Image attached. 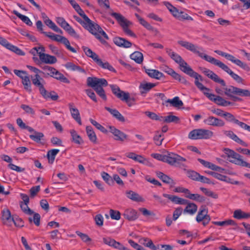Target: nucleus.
I'll return each mask as SVG.
<instances>
[{"mask_svg": "<svg viewBox=\"0 0 250 250\" xmlns=\"http://www.w3.org/2000/svg\"><path fill=\"white\" fill-rule=\"evenodd\" d=\"M212 223L219 226H232L236 227L237 224L236 222L231 219H229L223 221H213Z\"/></svg>", "mask_w": 250, "mask_h": 250, "instance_id": "nucleus-42", "label": "nucleus"}, {"mask_svg": "<svg viewBox=\"0 0 250 250\" xmlns=\"http://www.w3.org/2000/svg\"><path fill=\"white\" fill-rule=\"evenodd\" d=\"M39 59L42 63L52 64L57 62V59L56 57L45 53H39Z\"/></svg>", "mask_w": 250, "mask_h": 250, "instance_id": "nucleus-20", "label": "nucleus"}, {"mask_svg": "<svg viewBox=\"0 0 250 250\" xmlns=\"http://www.w3.org/2000/svg\"><path fill=\"white\" fill-rule=\"evenodd\" d=\"M59 151L60 150L58 149H53L47 152V157L49 163L52 164L54 162L56 156Z\"/></svg>", "mask_w": 250, "mask_h": 250, "instance_id": "nucleus-46", "label": "nucleus"}, {"mask_svg": "<svg viewBox=\"0 0 250 250\" xmlns=\"http://www.w3.org/2000/svg\"><path fill=\"white\" fill-rule=\"evenodd\" d=\"M1 219L3 224L7 226H11L13 224L14 218L11 216L8 209H4L2 211Z\"/></svg>", "mask_w": 250, "mask_h": 250, "instance_id": "nucleus-21", "label": "nucleus"}, {"mask_svg": "<svg viewBox=\"0 0 250 250\" xmlns=\"http://www.w3.org/2000/svg\"><path fill=\"white\" fill-rule=\"evenodd\" d=\"M108 128L109 132L114 135V139L116 141L123 142L127 140L128 136L122 131L116 128L115 126H109Z\"/></svg>", "mask_w": 250, "mask_h": 250, "instance_id": "nucleus-14", "label": "nucleus"}, {"mask_svg": "<svg viewBox=\"0 0 250 250\" xmlns=\"http://www.w3.org/2000/svg\"><path fill=\"white\" fill-rule=\"evenodd\" d=\"M203 72L214 82L221 84L222 86H226V83L224 80L221 79L212 71L208 68H204L203 70Z\"/></svg>", "mask_w": 250, "mask_h": 250, "instance_id": "nucleus-17", "label": "nucleus"}, {"mask_svg": "<svg viewBox=\"0 0 250 250\" xmlns=\"http://www.w3.org/2000/svg\"><path fill=\"white\" fill-rule=\"evenodd\" d=\"M186 197L192 200L197 201L200 202H203L205 200L204 197L198 194L191 193L189 195H187Z\"/></svg>", "mask_w": 250, "mask_h": 250, "instance_id": "nucleus-57", "label": "nucleus"}, {"mask_svg": "<svg viewBox=\"0 0 250 250\" xmlns=\"http://www.w3.org/2000/svg\"><path fill=\"white\" fill-rule=\"evenodd\" d=\"M44 22L48 27L53 31L60 34H62V31L49 18H46L45 20L44 21Z\"/></svg>", "mask_w": 250, "mask_h": 250, "instance_id": "nucleus-40", "label": "nucleus"}, {"mask_svg": "<svg viewBox=\"0 0 250 250\" xmlns=\"http://www.w3.org/2000/svg\"><path fill=\"white\" fill-rule=\"evenodd\" d=\"M33 218L31 217L29 218V221L30 223H32V222H34V223L35 224L36 226H39L40 225V219H41V216L38 213H33Z\"/></svg>", "mask_w": 250, "mask_h": 250, "instance_id": "nucleus-60", "label": "nucleus"}, {"mask_svg": "<svg viewBox=\"0 0 250 250\" xmlns=\"http://www.w3.org/2000/svg\"><path fill=\"white\" fill-rule=\"evenodd\" d=\"M166 123H177L179 121V118L176 116L174 115H168L167 116L163 117V119H162V121Z\"/></svg>", "mask_w": 250, "mask_h": 250, "instance_id": "nucleus-54", "label": "nucleus"}, {"mask_svg": "<svg viewBox=\"0 0 250 250\" xmlns=\"http://www.w3.org/2000/svg\"><path fill=\"white\" fill-rule=\"evenodd\" d=\"M223 132L225 135L235 141L236 143H237L244 146H248V144L240 139L232 131L224 130Z\"/></svg>", "mask_w": 250, "mask_h": 250, "instance_id": "nucleus-23", "label": "nucleus"}, {"mask_svg": "<svg viewBox=\"0 0 250 250\" xmlns=\"http://www.w3.org/2000/svg\"><path fill=\"white\" fill-rule=\"evenodd\" d=\"M28 203H23V202H21L20 204V206L21 210L24 213L31 215L33 214L34 211L28 207Z\"/></svg>", "mask_w": 250, "mask_h": 250, "instance_id": "nucleus-59", "label": "nucleus"}, {"mask_svg": "<svg viewBox=\"0 0 250 250\" xmlns=\"http://www.w3.org/2000/svg\"><path fill=\"white\" fill-rule=\"evenodd\" d=\"M135 15L139 21L140 23L146 29L156 34L159 32L158 30L156 28L152 26L148 22H147L143 18L141 17L138 14L136 13Z\"/></svg>", "mask_w": 250, "mask_h": 250, "instance_id": "nucleus-26", "label": "nucleus"}, {"mask_svg": "<svg viewBox=\"0 0 250 250\" xmlns=\"http://www.w3.org/2000/svg\"><path fill=\"white\" fill-rule=\"evenodd\" d=\"M197 208L198 207L196 204L188 203L187 204V206L184 210V212L188 213L190 215H193L196 212Z\"/></svg>", "mask_w": 250, "mask_h": 250, "instance_id": "nucleus-43", "label": "nucleus"}, {"mask_svg": "<svg viewBox=\"0 0 250 250\" xmlns=\"http://www.w3.org/2000/svg\"><path fill=\"white\" fill-rule=\"evenodd\" d=\"M163 140L164 138H162V135L160 134L158 131L157 132L153 137V140L156 145L161 146Z\"/></svg>", "mask_w": 250, "mask_h": 250, "instance_id": "nucleus-61", "label": "nucleus"}, {"mask_svg": "<svg viewBox=\"0 0 250 250\" xmlns=\"http://www.w3.org/2000/svg\"><path fill=\"white\" fill-rule=\"evenodd\" d=\"M54 78L60 80L61 82H62L65 83H69V81L68 79L65 77L63 74L60 73L59 71H58L56 69L54 73L53 76H52Z\"/></svg>", "mask_w": 250, "mask_h": 250, "instance_id": "nucleus-49", "label": "nucleus"}, {"mask_svg": "<svg viewBox=\"0 0 250 250\" xmlns=\"http://www.w3.org/2000/svg\"><path fill=\"white\" fill-rule=\"evenodd\" d=\"M166 52L171 59L179 64L180 69L185 73L187 74L189 71V69H192L179 54L171 49H167Z\"/></svg>", "mask_w": 250, "mask_h": 250, "instance_id": "nucleus-8", "label": "nucleus"}, {"mask_svg": "<svg viewBox=\"0 0 250 250\" xmlns=\"http://www.w3.org/2000/svg\"><path fill=\"white\" fill-rule=\"evenodd\" d=\"M86 132L89 140L91 142L96 144L97 138L92 127L91 126H87L86 127Z\"/></svg>", "mask_w": 250, "mask_h": 250, "instance_id": "nucleus-38", "label": "nucleus"}, {"mask_svg": "<svg viewBox=\"0 0 250 250\" xmlns=\"http://www.w3.org/2000/svg\"><path fill=\"white\" fill-rule=\"evenodd\" d=\"M185 170L187 171V175L188 178L194 181H198V178L200 177V174L199 173L192 170H186L185 169Z\"/></svg>", "mask_w": 250, "mask_h": 250, "instance_id": "nucleus-53", "label": "nucleus"}, {"mask_svg": "<svg viewBox=\"0 0 250 250\" xmlns=\"http://www.w3.org/2000/svg\"><path fill=\"white\" fill-rule=\"evenodd\" d=\"M213 175H214V177L217 179H218L222 181L226 182L227 183H232L231 182V179L227 176L222 175L218 173H216L215 174H214Z\"/></svg>", "mask_w": 250, "mask_h": 250, "instance_id": "nucleus-58", "label": "nucleus"}, {"mask_svg": "<svg viewBox=\"0 0 250 250\" xmlns=\"http://www.w3.org/2000/svg\"><path fill=\"white\" fill-rule=\"evenodd\" d=\"M22 83L24 88L29 93H31L32 91L31 84L30 78L28 75L22 80Z\"/></svg>", "mask_w": 250, "mask_h": 250, "instance_id": "nucleus-51", "label": "nucleus"}, {"mask_svg": "<svg viewBox=\"0 0 250 250\" xmlns=\"http://www.w3.org/2000/svg\"><path fill=\"white\" fill-rule=\"evenodd\" d=\"M123 216L125 218L129 221H134L138 218L137 211L132 208L125 209Z\"/></svg>", "mask_w": 250, "mask_h": 250, "instance_id": "nucleus-30", "label": "nucleus"}, {"mask_svg": "<svg viewBox=\"0 0 250 250\" xmlns=\"http://www.w3.org/2000/svg\"><path fill=\"white\" fill-rule=\"evenodd\" d=\"M204 123L208 125L222 127L225 125V122L221 119L213 116H209L204 120Z\"/></svg>", "mask_w": 250, "mask_h": 250, "instance_id": "nucleus-19", "label": "nucleus"}, {"mask_svg": "<svg viewBox=\"0 0 250 250\" xmlns=\"http://www.w3.org/2000/svg\"><path fill=\"white\" fill-rule=\"evenodd\" d=\"M31 79L32 80V82L33 84L38 87L39 88V91L40 93H44L45 91V89L43 85L41 83V80L39 79H37L35 78H34L33 76H31Z\"/></svg>", "mask_w": 250, "mask_h": 250, "instance_id": "nucleus-47", "label": "nucleus"}, {"mask_svg": "<svg viewBox=\"0 0 250 250\" xmlns=\"http://www.w3.org/2000/svg\"><path fill=\"white\" fill-rule=\"evenodd\" d=\"M186 161V158L173 152H167V154H166L165 163L172 166L182 168L185 167L183 162Z\"/></svg>", "mask_w": 250, "mask_h": 250, "instance_id": "nucleus-7", "label": "nucleus"}, {"mask_svg": "<svg viewBox=\"0 0 250 250\" xmlns=\"http://www.w3.org/2000/svg\"><path fill=\"white\" fill-rule=\"evenodd\" d=\"M82 49L84 52L85 55L93 59V60L100 67L104 69H107L108 70L116 72V70L108 62H103L102 60L99 58V56L95 52H93L91 49L86 46H83Z\"/></svg>", "mask_w": 250, "mask_h": 250, "instance_id": "nucleus-4", "label": "nucleus"}, {"mask_svg": "<svg viewBox=\"0 0 250 250\" xmlns=\"http://www.w3.org/2000/svg\"><path fill=\"white\" fill-rule=\"evenodd\" d=\"M111 16L117 20L119 23L122 27L123 29L128 26V24L127 20L120 14L113 13H112Z\"/></svg>", "mask_w": 250, "mask_h": 250, "instance_id": "nucleus-34", "label": "nucleus"}, {"mask_svg": "<svg viewBox=\"0 0 250 250\" xmlns=\"http://www.w3.org/2000/svg\"><path fill=\"white\" fill-rule=\"evenodd\" d=\"M145 114L147 116H148L150 119L152 120L162 121V119H163V117H159L156 113L154 112L146 111Z\"/></svg>", "mask_w": 250, "mask_h": 250, "instance_id": "nucleus-64", "label": "nucleus"}, {"mask_svg": "<svg viewBox=\"0 0 250 250\" xmlns=\"http://www.w3.org/2000/svg\"><path fill=\"white\" fill-rule=\"evenodd\" d=\"M245 212L243 211L241 209H236L233 212V217L237 219H244Z\"/></svg>", "mask_w": 250, "mask_h": 250, "instance_id": "nucleus-62", "label": "nucleus"}, {"mask_svg": "<svg viewBox=\"0 0 250 250\" xmlns=\"http://www.w3.org/2000/svg\"><path fill=\"white\" fill-rule=\"evenodd\" d=\"M213 132L206 129H196L188 134V138L192 140L208 139L213 136Z\"/></svg>", "mask_w": 250, "mask_h": 250, "instance_id": "nucleus-9", "label": "nucleus"}, {"mask_svg": "<svg viewBox=\"0 0 250 250\" xmlns=\"http://www.w3.org/2000/svg\"><path fill=\"white\" fill-rule=\"evenodd\" d=\"M42 69L43 72L42 71L41 73H42L45 77H47L48 76L52 77V76H53L54 73L56 70V68L48 65L43 66L42 67Z\"/></svg>", "mask_w": 250, "mask_h": 250, "instance_id": "nucleus-45", "label": "nucleus"}, {"mask_svg": "<svg viewBox=\"0 0 250 250\" xmlns=\"http://www.w3.org/2000/svg\"><path fill=\"white\" fill-rule=\"evenodd\" d=\"M146 73L149 77L157 80H159L163 77L162 73L155 69H147L146 70Z\"/></svg>", "mask_w": 250, "mask_h": 250, "instance_id": "nucleus-41", "label": "nucleus"}, {"mask_svg": "<svg viewBox=\"0 0 250 250\" xmlns=\"http://www.w3.org/2000/svg\"><path fill=\"white\" fill-rule=\"evenodd\" d=\"M236 95L242 97H250V90L243 89L236 87Z\"/></svg>", "mask_w": 250, "mask_h": 250, "instance_id": "nucleus-55", "label": "nucleus"}, {"mask_svg": "<svg viewBox=\"0 0 250 250\" xmlns=\"http://www.w3.org/2000/svg\"><path fill=\"white\" fill-rule=\"evenodd\" d=\"M69 110L72 117L80 125H82V121L79 110L74 107L73 103L68 104Z\"/></svg>", "mask_w": 250, "mask_h": 250, "instance_id": "nucleus-24", "label": "nucleus"}, {"mask_svg": "<svg viewBox=\"0 0 250 250\" xmlns=\"http://www.w3.org/2000/svg\"><path fill=\"white\" fill-rule=\"evenodd\" d=\"M189 71L186 74L189 75L191 77L195 78V84L196 85V86L201 91L206 90L209 91L210 90L209 88L206 87L203 85V84L202 83L199 82V80L202 81V76L198 74L197 72L193 71L192 69H191V70L189 69Z\"/></svg>", "mask_w": 250, "mask_h": 250, "instance_id": "nucleus-15", "label": "nucleus"}, {"mask_svg": "<svg viewBox=\"0 0 250 250\" xmlns=\"http://www.w3.org/2000/svg\"><path fill=\"white\" fill-rule=\"evenodd\" d=\"M125 156L130 159L134 160L141 164H145L147 162L146 159L142 155H137L133 152H128L125 154Z\"/></svg>", "mask_w": 250, "mask_h": 250, "instance_id": "nucleus-31", "label": "nucleus"}, {"mask_svg": "<svg viewBox=\"0 0 250 250\" xmlns=\"http://www.w3.org/2000/svg\"><path fill=\"white\" fill-rule=\"evenodd\" d=\"M110 87L113 94L122 101L125 102L128 106H131L135 104V99L130 98L128 92L121 90L117 85L111 84Z\"/></svg>", "mask_w": 250, "mask_h": 250, "instance_id": "nucleus-5", "label": "nucleus"}, {"mask_svg": "<svg viewBox=\"0 0 250 250\" xmlns=\"http://www.w3.org/2000/svg\"><path fill=\"white\" fill-rule=\"evenodd\" d=\"M139 243L145 246L146 247H148L151 249L152 250H157L159 249V246H155L153 243L152 241L148 238H141L139 240Z\"/></svg>", "mask_w": 250, "mask_h": 250, "instance_id": "nucleus-29", "label": "nucleus"}, {"mask_svg": "<svg viewBox=\"0 0 250 250\" xmlns=\"http://www.w3.org/2000/svg\"><path fill=\"white\" fill-rule=\"evenodd\" d=\"M163 196L168 199L173 203L178 205H186L188 203L187 200L178 197L175 195H171L168 194L164 193L163 194Z\"/></svg>", "mask_w": 250, "mask_h": 250, "instance_id": "nucleus-27", "label": "nucleus"}, {"mask_svg": "<svg viewBox=\"0 0 250 250\" xmlns=\"http://www.w3.org/2000/svg\"><path fill=\"white\" fill-rule=\"evenodd\" d=\"M40 93L42 96V97L46 99H51L53 101H56L59 98L58 95L54 91H52L51 92H48L45 90V91L44 93Z\"/></svg>", "mask_w": 250, "mask_h": 250, "instance_id": "nucleus-50", "label": "nucleus"}, {"mask_svg": "<svg viewBox=\"0 0 250 250\" xmlns=\"http://www.w3.org/2000/svg\"><path fill=\"white\" fill-rule=\"evenodd\" d=\"M156 175L160 178L164 183L167 184H173L174 183L173 180L168 176L166 175L164 173L157 171L156 172Z\"/></svg>", "mask_w": 250, "mask_h": 250, "instance_id": "nucleus-37", "label": "nucleus"}, {"mask_svg": "<svg viewBox=\"0 0 250 250\" xmlns=\"http://www.w3.org/2000/svg\"><path fill=\"white\" fill-rule=\"evenodd\" d=\"M208 98L210 100L214 102L215 104L218 105L227 106L231 104V103L229 101H227L224 99L223 98L219 96H216L214 94L213 95H208Z\"/></svg>", "mask_w": 250, "mask_h": 250, "instance_id": "nucleus-22", "label": "nucleus"}, {"mask_svg": "<svg viewBox=\"0 0 250 250\" xmlns=\"http://www.w3.org/2000/svg\"><path fill=\"white\" fill-rule=\"evenodd\" d=\"M214 52L217 54L225 57L227 60L231 61L232 62L234 63L237 66H239L240 67L242 68L245 70L247 71H250V67L247 65V64L242 62L241 60L238 59H236L232 55L219 50H215Z\"/></svg>", "mask_w": 250, "mask_h": 250, "instance_id": "nucleus-11", "label": "nucleus"}, {"mask_svg": "<svg viewBox=\"0 0 250 250\" xmlns=\"http://www.w3.org/2000/svg\"><path fill=\"white\" fill-rule=\"evenodd\" d=\"M126 197L129 199L135 202H143V198L137 193L132 190H127L125 192Z\"/></svg>", "mask_w": 250, "mask_h": 250, "instance_id": "nucleus-32", "label": "nucleus"}, {"mask_svg": "<svg viewBox=\"0 0 250 250\" xmlns=\"http://www.w3.org/2000/svg\"><path fill=\"white\" fill-rule=\"evenodd\" d=\"M13 13L27 25L31 26L32 25V21L28 17L20 14L16 10H14Z\"/></svg>", "mask_w": 250, "mask_h": 250, "instance_id": "nucleus-48", "label": "nucleus"}, {"mask_svg": "<svg viewBox=\"0 0 250 250\" xmlns=\"http://www.w3.org/2000/svg\"><path fill=\"white\" fill-rule=\"evenodd\" d=\"M155 85L156 84L155 83L146 82L141 83L139 86L140 94L142 95H144V94L149 91L153 87L155 86Z\"/></svg>", "mask_w": 250, "mask_h": 250, "instance_id": "nucleus-25", "label": "nucleus"}, {"mask_svg": "<svg viewBox=\"0 0 250 250\" xmlns=\"http://www.w3.org/2000/svg\"><path fill=\"white\" fill-rule=\"evenodd\" d=\"M114 43L121 47L129 48L132 45V43L120 37H116L114 39Z\"/></svg>", "mask_w": 250, "mask_h": 250, "instance_id": "nucleus-28", "label": "nucleus"}, {"mask_svg": "<svg viewBox=\"0 0 250 250\" xmlns=\"http://www.w3.org/2000/svg\"><path fill=\"white\" fill-rule=\"evenodd\" d=\"M76 11L83 19V21L79 19H76L77 21L81 23L85 29L93 35L101 43H104L106 42L105 40H108L109 39L108 35L102 29L100 26L97 23L92 21L85 15L80 6L77 9Z\"/></svg>", "mask_w": 250, "mask_h": 250, "instance_id": "nucleus-2", "label": "nucleus"}, {"mask_svg": "<svg viewBox=\"0 0 250 250\" xmlns=\"http://www.w3.org/2000/svg\"><path fill=\"white\" fill-rule=\"evenodd\" d=\"M71 137V141L75 144L81 145L83 143L82 138L77 133L74 129H71L69 131Z\"/></svg>", "mask_w": 250, "mask_h": 250, "instance_id": "nucleus-35", "label": "nucleus"}, {"mask_svg": "<svg viewBox=\"0 0 250 250\" xmlns=\"http://www.w3.org/2000/svg\"><path fill=\"white\" fill-rule=\"evenodd\" d=\"M0 44L7 49L20 55H23L24 53L18 47L10 43L5 39L0 36Z\"/></svg>", "mask_w": 250, "mask_h": 250, "instance_id": "nucleus-18", "label": "nucleus"}, {"mask_svg": "<svg viewBox=\"0 0 250 250\" xmlns=\"http://www.w3.org/2000/svg\"><path fill=\"white\" fill-rule=\"evenodd\" d=\"M89 121L90 123L94 125L98 129L100 130L101 132L103 133H106L107 132V130L101 124L98 123L96 121L93 120L92 119H90Z\"/></svg>", "mask_w": 250, "mask_h": 250, "instance_id": "nucleus-63", "label": "nucleus"}, {"mask_svg": "<svg viewBox=\"0 0 250 250\" xmlns=\"http://www.w3.org/2000/svg\"><path fill=\"white\" fill-rule=\"evenodd\" d=\"M130 58L136 63L141 64L144 60L143 54L139 51H135L130 55Z\"/></svg>", "mask_w": 250, "mask_h": 250, "instance_id": "nucleus-39", "label": "nucleus"}, {"mask_svg": "<svg viewBox=\"0 0 250 250\" xmlns=\"http://www.w3.org/2000/svg\"><path fill=\"white\" fill-rule=\"evenodd\" d=\"M44 35L52 41L62 42L65 46L66 48L71 52L73 53L77 52V50L70 45L69 41L65 37L56 35L51 32H44Z\"/></svg>", "mask_w": 250, "mask_h": 250, "instance_id": "nucleus-10", "label": "nucleus"}, {"mask_svg": "<svg viewBox=\"0 0 250 250\" xmlns=\"http://www.w3.org/2000/svg\"><path fill=\"white\" fill-rule=\"evenodd\" d=\"M236 87L233 86H230L229 87L225 88V94L228 96L233 98L235 101H240V98L233 96L236 95Z\"/></svg>", "mask_w": 250, "mask_h": 250, "instance_id": "nucleus-36", "label": "nucleus"}, {"mask_svg": "<svg viewBox=\"0 0 250 250\" xmlns=\"http://www.w3.org/2000/svg\"><path fill=\"white\" fill-rule=\"evenodd\" d=\"M196 220L198 223L202 222L204 226H206L208 224L210 221V217L208 214V210L205 207H201L196 216Z\"/></svg>", "mask_w": 250, "mask_h": 250, "instance_id": "nucleus-12", "label": "nucleus"}, {"mask_svg": "<svg viewBox=\"0 0 250 250\" xmlns=\"http://www.w3.org/2000/svg\"><path fill=\"white\" fill-rule=\"evenodd\" d=\"M56 21L57 23L61 26L66 32L70 35L76 38L79 37V35L77 34L75 30L62 17L56 18Z\"/></svg>", "mask_w": 250, "mask_h": 250, "instance_id": "nucleus-13", "label": "nucleus"}, {"mask_svg": "<svg viewBox=\"0 0 250 250\" xmlns=\"http://www.w3.org/2000/svg\"><path fill=\"white\" fill-rule=\"evenodd\" d=\"M161 69L162 71L171 76L173 79L178 80L182 83H185L186 82V80L184 78H182L180 74L168 66L163 65L161 66Z\"/></svg>", "mask_w": 250, "mask_h": 250, "instance_id": "nucleus-16", "label": "nucleus"}, {"mask_svg": "<svg viewBox=\"0 0 250 250\" xmlns=\"http://www.w3.org/2000/svg\"><path fill=\"white\" fill-rule=\"evenodd\" d=\"M224 150L230 162L242 167L250 168V164L244 161L240 155L229 148H225Z\"/></svg>", "mask_w": 250, "mask_h": 250, "instance_id": "nucleus-6", "label": "nucleus"}, {"mask_svg": "<svg viewBox=\"0 0 250 250\" xmlns=\"http://www.w3.org/2000/svg\"><path fill=\"white\" fill-rule=\"evenodd\" d=\"M43 137L44 135L42 133L37 131H35L33 134L29 135L31 140L37 143L40 142Z\"/></svg>", "mask_w": 250, "mask_h": 250, "instance_id": "nucleus-52", "label": "nucleus"}, {"mask_svg": "<svg viewBox=\"0 0 250 250\" xmlns=\"http://www.w3.org/2000/svg\"><path fill=\"white\" fill-rule=\"evenodd\" d=\"M87 84L96 91L97 94L104 100L106 101L107 97L103 86L108 85L107 81L104 78H98L97 77H88L87 79Z\"/></svg>", "mask_w": 250, "mask_h": 250, "instance_id": "nucleus-3", "label": "nucleus"}, {"mask_svg": "<svg viewBox=\"0 0 250 250\" xmlns=\"http://www.w3.org/2000/svg\"><path fill=\"white\" fill-rule=\"evenodd\" d=\"M105 109L108 111L114 118L121 122H125L124 117L116 109H112L108 107H105Z\"/></svg>", "mask_w": 250, "mask_h": 250, "instance_id": "nucleus-33", "label": "nucleus"}, {"mask_svg": "<svg viewBox=\"0 0 250 250\" xmlns=\"http://www.w3.org/2000/svg\"><path fill=\"white\" fill-rule=\"evenodd\" d=\"M167 103H169L170 105L176 108H180L183 105V103L180 100L178 97H175L172 99H168Z\"/></svg>", "mask_w": 250, "mask_h": 250, "instance_id": "nucleus-44", "label": "nucleus"}, {"mask_svg": "<svg viewBox=\"0 0 250 250\" xmlns=\"http://www.w3.org/2000/svg\"><path fill=\"white\" fill-rule=\"evenodd\" d=\"M178 43L187 50L205 61L218 66L224 71L229 74L231 78L239 83H244V80L238 75L234 73L227 65L214 58L204 53V49L202 47L194 44L190 42L185 41H179Z\"/></svg>", "mask_w": 250, "mask_h": 250, "instance_id": "nucleus-1", "label": "nucleus"}, {"mask_svg": "<svg viewBox=\"0 0 250 250\" xmlns=\"http://www.w3.org/2000/svg\"><path fill=\"white\" fill-rule=\"evenodd\" d=\"M101 176L103 180L107 184L110 186L113 185L112 177L110 176L108 173L104 171L101 173Z\"/></svg>", "mask_w": 250, "mask_h": 250, "instance_id": "nucleus-56", "label": "nucleus"}]
</instances>
